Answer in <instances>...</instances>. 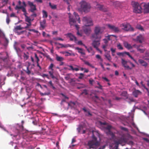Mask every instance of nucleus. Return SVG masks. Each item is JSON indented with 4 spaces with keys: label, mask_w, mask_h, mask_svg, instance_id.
Instances as JSON below:
<instances>
[{
    "label": "nucleus",
    "mask_w": 149,
    "mask_h": 149,
    "mask_svg": "<svg viewBox=\"0 0 149 149\" xmlns=\"http://www.w3.org/2000/svg\"><path fill=\"white\" fill-rule=\"evenodd\" d=\"M10 18L8 17V16H7L6 18V22L8 24L10 23Z\"/></svg>",
    "instance_id": "nucleus-45"
},
{
    "label": "nucleus",
    "mask_w": 149,
    "mask_h": 149,
    "mask_svg": "<svg viewBox=\"0 0 149 149\" xmlns=\"http://www.w3.org/2000/svg\"><path fill=\"white\" fill-rule=\"evenodd\" d=\"M120 26L125 31H134V29L129 24L123 23L120 25Z\"/></svg>",
    "instance_id": "nucleus-7"
},
{
    "label": "nucleus",
    "mask_w": 149,
    "mask_h": 149,
    "mask_svg": "<svg viewBox=\"0 0 149 149\" xmlns=\"http://www.w3.org/2000/svg\"><path fill=\"white\" fill-rule=\"evenodd\" d=\"M23 5L22 6H18V5L16 6L15 8V9L17 10H19L20 9H22L23 12H24V15L25 17L27 16V13L26 12V4L24 1H23L22 2Z\"/></svg>",
    "instance_id": "nucleus-6"
},
{
    "label": "nucleus",
    "mask_w": 149,
    "mask_h": 149,
    "mask_svg": "<svg viewBox=\"0 0 149 149\" xmlns=\"http://www.w3.org/2000/svg\"><path fill=\"white\" fill-rule=\"evenodd\" d=\"M97 84L98 85V86H97V88L100 89H102V86L100 84L99 82L97 83Z\"/></svg>",
    "instance_id": "nucleus-51"
},
{
    "label": "nucleus",
    "mask_w": 149,
    "mask_h": 149,
    "mask_svg": "<svg viewBox=\"0 0 149 149\" xmlns=\"http://www.w3.org/2000/svg\"><path fill=\"white\" fill-rule=\"evenodd\" d=\"M84 61V63L85 64L87 65H88L90 66V67H92V65L91 64L88 62L86 61Z\"/></svg>",
    "instance_id": "nucleus-44"
},
{
    "label": "nucleus",
    "mask_w": 149,
    "mask_h": 149,
    "mask_svg": "<svg viewBox=\"0 0 149 149\" xmlns=\"http://www.w3.org/2000/svg\"><path fill=\"white\" fill-rule=\"evenodd\" d=\"M125 53L128 56H129L131 58H133V57L131 55H130L129 53V52H125Z\"/></svg>",
    "instance_id": "nucleus-55"
},
{
    "label": "nucleus",
    "mask_w": 149,
    "mask_h": 149,
    "mask_svg": "<svg viewBox=\"0 0 149 149\" xmlns=\"http://www.w3.org/2000/svg\"><path fill=\"white\" fill-rule=\"evenodd\" d=\"M25 21L29 23V26H31V19L28 16H26V17H25Z\"/></svg>",
    "instance_id": "nucleus-28"
},
{
    "label": "nucleus",
    "mask_w": 149,
    "mask_h": 149,
    "mask_svg": "<svg viewBox=\"0 0 149 149\" xmlns=\"http://www.w3.org/2000/svg\"><path fill=\"white\" fill-rule=\"evenodd\" d=\"M97 8H98L99 10L102 11H104V6L103 5L100 4H97L96 5Z\"/></svg>",
    "instance_id": "nucleus-29"
},
{
    "label": "nucleus",
    "mask_w": 149,
    "mask_h": 149,
    "mask_svg": "<svg viewBox=\"0 0 149 149\" xmlns=\"http://www.w3.org/2000/svg\"><path fill=\"white\" fill-rule=\"evenodd\" d=\"M138 61L143 66L146 67L148 65L147 63L142 59H139Z\"/></svg>",
    "instance_id": "nucleus-22"
},
{
    "label": "nucleus",
    "mask_w": 149,
    "mask_h": 149,
    "mask_svg": "<svg viewBox=\"0 0 149 149\" xmlns=\"http://www.w3.org/2000/svg\"><path fill=\"white\" fill-rule=\"evenodd\" d=\"M78 44L80 45H83L84 44L80 40L78 41Z\"/></svg>",
    "instance_id": "nucleus-61"
},
{
    "label": "nucleus",
    "mask_w": 149,
    "mask_h": 149,
    "mask_svg": "<svg viewBox=\"0 0 149 149\" xmlns=\"http://www.w3.org/2000/svg\"><path fill=\"white\" fill-rule=\"evenodd\" d=\"M122 63L123 65L125 68L128 70H132V68L130 67L128 65H127V62L125 60L123 59H121Z\"/></svg>",
    "instance_id": "nucleus-12"
},
{
    "label": "nucleus",
    "mask_w": 149,
    "mask_h": 149,
    "mask_svg": "<svg viewBox=\"0 0 149 149\" xmlns=\"http://www.w3.org/2000/svg\"><path fill=\"white\" fill-rule=\"evenodd\" d=\"M81 9L85 13L89 12L90 10L91 6L89 4L84 1L80 2Z\"/></svg>",
    "instance_id": "nucleus-3"
},
{
    "label": "nucleus",
    "mask_w": 149,
    "mask_h": 149,
    "mask_svg": "<svg viewBox=\"0 0 149 149\" xmlns=\"http://www.w3.org/2000/svg\"><path fill=\"white\" fill-rule=\"evenodd\" d=\"M96 58H97L99 59L100 61V62H102L103 61V59L101 58V56L98 54H97L96 55Z\"/></svg>",
    "instance_id": "nucleus-41"
},
{
    "label": "nucleus",
    "mask_w": 149,
    "mask_h": 149,
    "mask_svg": "<svg viewBox=\"0 0 149 149\" xmlns=\"http://www.w3.org/2000/svg\"><path fill=\"white\" fill-rule=\"evenodd\" d=\"M65 79L67 80H70V78L69 75V74H68L67 76L65 77Z\"/></svg>",
    "instance_id": "nucleus-58"
},
{
    "label": "nucleus",
    "mask_w": 149,
    "mask_h": 149,
    "mask_svg": "<svg viewBox=\"0 0 149 149\" xmlns=\"http://www.w3.org/2000/svg\"><path fill=\"white\" fill-rule=\"evenodd\" d=\"M93 81H94V80L93 79H90L89 80V84L91 85L93 84Z\"/></svg>",
    "instance_id": "nucleus-62"
},
{
    "label": "nucleus",
    "mask_w": 149,
    "mask_h": 149,
    "mask_svg": "<svg viewBox=\"0 0 149 149\" xmlns=\"http://www.w3.org/2000/svg\"><path fill=\"white\" fill-rule=\"evenodd\" d=\"M33 13L31 15V17H36L37 16V14L36 13Z\"/></svg>",
    "instance_id": "nucleus-59"
},
{
    "label": "nucleus",
    "mask_w": 149,
    "mask_h": 149,
    "mask_svg": "<svg viewBox=\"0 0 149 149\" xmlns=\"http://www.w3.org/2000/svg\"><path fill=\"white\" fill-rule=\"evenodd\" d=\"M43 13V17L44 18H46L47 17V13L45 10H43L42 11Z\"/></svg>",
    "instance_id": "nucleus-33"
},
{
    "label": "nucleus",
    "mask_w": 149,
    "mask_h": 149,
    "mask_svg": "<svg viewBox=\"0 0 149 149\" xmlns=\"http://www.w3.org/2000/svg\"><path fill=\"white\" fill-rule=\"evenodd\" d=\"M74 15L75 19H76L77 20H78V23H80V17H79V15L77 13H76L74 12Z\"/></svg>",
    "instance_id": "nucleus-26"
},
{
    "label": "nucleus",
    "mask_w": 149,
    "mask_h": 149,
    "mask_svg": "<svg viewBox=\"0 0 149 149\" xmlns=\"http://www.w3.org/2000/svg\"><path fill=\"white\" fill-rule=\"evenodd\" d=\"M5 78L2 76H1L0 77V86H1L5 84L4 80H5Z\"/></svg>",
    "instance_id": "nucleus-27"
},
{
    "label": "nucleus",
    "mask_w": 149,
    "mask_h": 149,
    "mask_svg": "<svg viewBox=\"0 0 149 149\" xmlns=\"http://www.w3.org/2000/svg\"><path fill=\"white\" fill-rule=\"evenodd\" d=\"M69 23L70 25H73L75 24L76 22V19L73 18L71 16L70 14H69Z\"/></svg>",
    "instance_id": "nucleus-14"
},
{
    "label": "nucleus",
    "mask_w": 149,
    "mask_h": 149,
    "mask_svg": "<svg viewBox=\"0 0 149 149\" xmlns=\"http://www.w3.org/2000/svg\"><path fill=\"white\" fill-rule=\"evenodd\" d=\"M84 77V74L82 73H81L79 74V76L78 77V78L80 79H81L83 78Z\"/></svg>",
    "instance_id": "nucleus-48"
},
{
    "label": "nucleus",
    "mask_w": 149,
    "mask_h": 149,
    "mask_svg": "<svg viewBox=\"0 0 149 149\" xmlns=\"http://www.w3.org/2000/svg\"><path fill=\"white\" fill-rule=\"evenodd\" d=\"M29 66L27 67V69L25 71V72L28 74H29L31 73V71L29 70Z\"/></svg>",
    "instance_id": "nucleus-46"
},
{
    "label": "nucleus",
    "mask_w": 149,
    "mask_h": 149,
    "mask_svg": "<svg viewBox=\"0 0 149 149\" xmlns=\"http://www.w3.org/2000/svg\"><path fill=\"white\" fill-rule=\"evenodd\" d=\"M40 95L42 96H44V95H49L50 94V92H48L47 93H40Z\"/></svg>",
    "instance_id": "nucleus-47"
},
{
    "label": "nucleus",
    "mask_w": 149,
    "mask_h": 149,
    "mask_svg": "<svg viewBox=\"0 0 149 149\" xmlns=\"http://www.w3.org/2000/svg\"><path fill=\"white\" fill-rule=\"evenodd\" d=\"M144 12L145 13H149V3L148 4L144 3Z\"/></svg>",
    "instance_id": "nucleus-15"
},
{
    "label": "nucleus",
    "mask_w": 149,
    "mask_h": 149,
    "mask_svg": "<svg viewBox=\"0 0 149 149\" xmlns=\"http://www.w3.org/2000/svg\"><path fill=\"white\" fill-rule=\"evenodd\" d=\"M82 94H85V95H87L88 94V93L87 92V91L85 89V90H84L82 92Z\"/></svg>",
    "instance_id": "nucleus-52"
},
{
    "label": "nucleus",
    "mask_w": 149,
    "mask_h": 149,
    "mask_svg": "<svg viewBox=\"0 0 149 149\" xmlns=\"http://www.w3.org/2000/svg\"><path fill=\"white\" fill-rule=\"evenodd\" d=\"M105 57L109 61H111V58L109 55L108 54L105 55Z\"/></svg>",
    "instance_id": "nucleus-43"
},
{
    "label": "nucleus",
    "mask_w": 149,
    "mask_h": 149,
    "mask_svg": "<svg viewBox=\"0 0 149 149\" xmlns=\"http://www.w3.org/2000/svg\"><path fill=\"white\" fill-rule=\"evenodd\" d=\"M83 110L85 112H87L88 113L87 114H86V115L87 116H91L92 114L90 113L89 111L87 110L84 107L83 108Z\"/></svg>",
    "instance_id": "nucleus-31"
},
{
    "label": "nucleus",
    "mask_w": 149,
    "mask_h": 149,
    "mask_svg": "<svg viewBox=\"0 0 149 149\" xmlns=\"http://www.w3.org/2000/svg\"><path fill=\"white\" fill-rule=\"evenodd\" d=\"M29 53L27 52L26 53H24V55H23V57L24 59V60H26L28 59L29 58Z\"/></svg>",
    "instance_id": "nucleus-30"
},
{
    "label": "nucleus",
    "mask_w": 149,
    "mask_h": 149,
    "mask_svg": "<svg viewBox=\"0 0 149 149\" xmlns=\"http://www.w3.org/2000/svg\"><path fill=\"white\" fill-rule=\"evenodd\" d=\"M55 58L56 60L58 62L63 61L64 60V58L63 57L59 56L58 54L55 55Z\"/></svg>",
    "instance_id": "nucleus-18"
},
{
    "label": "nucleus",
    "mask_w": 149,
    "mask_h": 149,
    "mask_svg": "<svg viewBox=\"0 0 149 149\" xmlns=\"http://www.w3.org/2000/svg\"><path fill=\"white\" fill-rule=\"evenodd\" d=\"M117 47L118 49H123L122 45L120 44L118 45Z\"/></svg>",
    "instance_id": "nucleus-49"
},
{
    "label": "nucleus",
    "mask_w": 149,
    "mask_h": 149,
    "mask_svg": "<svg viewBox=\"0 0 149 149\" xmlns=\"http://www.w3.org/2000/svg\"><path fill=\"white\" fill-rule=\"evenodd\" d=\"M32 123L34 125H37V124L38 122L36 120H35L33 121Z\"/></svg>",
    "instance_id": "nucleus-56"
},
{
    "label": "nucleus",
    "mask_w": 149,
    "mask_h": 149,
    "mask_svg": "<svg viewBox=\"0 0 149 149\" xmlns=\"http://www.w3.org/2000/svg\"><path fill=\"white\" fill-rule=\"evenodd\" d=\"M83 126L82 125H79L78 128H77V130L79 133H80L81 130L83 129Z\"/></svg>",
    "instance_id": "nucleus-40"
},
{
    "label": "nucleus",
    "mask_w": 149,
    "mask_h": 149,
    "mask_svg": "<svg viewBox=\"0 0 149 149\" xmlns=\"http://www.w3.org/2000/svg\"><path fill=\"white\" fill-rule=\"evenodd\" d=\"M107 26L110 29L115 33H118L120 31V29L117 27L110 24H107Z\"/></svg>",
    "instance_id": "nucleus-8"
},
{
    "label": "nucleus",
    "mask_w": 149,
    "mask_h": 149,
    "mask_svg": "<svg viewBox=\"0 0 149 149\" xmlns=\"http://www.w3.org/2000/svg\"><path fill=\"white\" fill-rule=\"evenodd\" d=\"M54 39L55 40H61V41H63L64 40L63 39H62V38H54Z\"/></svg>",
    "instance_id": "nucleus-54"
},
{
    "label": "nucleus",
    "mask_w": 149,
    "mask_h": 149,
    "mask_svg": "<svg viewBox=\"0 0 149 149\" xmlns=\"http://www.w3.org/2000/svg\"><path fill=\"white\" fill-rule=\"evenodd\" d=\"M24 29V27H22L21 25L17 26L15 27L13 31L15 33L17 32L18 30H20Z\"/></svg>",
    "instance_id": "nucleus-21"
},
{
    "label": "nucleus",
    "mask_w": 149,
    "mask_h": 149,
    "mask_svg": "<svg viewBox=\"0 0 149 149\" xmlns=\"http://www.w3.org/2000/svg\"><path fill=\"white\" fill-rule=\"evenodd\" d=\"M143 40L144 38L143 36L141 35L140 34L137 36L136 38L134 39V40L141 43L143 42Z\"/></svg>",
    "instance_id": "nucleus-13"
},
{
    "label": "nucleus",
    "mask_w": 149,
    "mask_h": 149,
    "mask_svg": "<svg viewBox=\"0 0 149 149\" xmlns=\"http://www.w3.org/2000/svg\"><path fill=\"white\" fill-rule=\"evenodd\" d=\"M82 21L85 26L83 27V31L85 34L88 36L91 31V29L88 26L93 25L92 20L89 17H83Z\"/></svg>",
    "instance_id": "nucleus-2"
},
{
    "label": "nucleus",
    "mask_w": 149,
    "mask_h": 149,
    "mask_svg": "<svg viewBox=\"0 0 149 149\" xmlns=\"http://www.w3.org/2000/svg\"><path fill=\"white\" fill-rule=\"evenodd\" d=\"M62 53L63 54H65V56H70L72 55V54L71 53H70L68 52H62Z\"/></svg>",
    "instance_id": "nucleus-32"
},
{
    "label": "nucleus",
    "mask_w": 149,
    "mask_h": 149,
    "mask_svg": "<svg viewBox=\"0 0 149 149\" xmlns=\"http://www.w3.org/2000/svg\"><path fill=\"white\" fill-rule=\"evenodd\" d=\"M70 82H69L70 83L73 82H74L75 81V79L74 78H70V80H69Z\"/></svg>",
    "instance_id": "nucleus-50"
},
{
    "label": "nucleus",
    "mask_w": 149,
    "mask_h": 149,
    "mask_svg": "<svg viewBox=\"0 0 149 149\" xmlns=\"http://www.w3.org/2000/svg\"><path fill=\"white\" fill-rule=\"evenodd\" d=\"M115 49H114L113 48H111V50L112 52V54L114 53L115 52Z\"/></svg>",
    "instance_id": "nucleus-60"
},
{
    "label": "nucleus",
    "mask_w": 149,
    "mask_h": 149,
    "mask_svg": "<svg viewBox=\"0 0 149 149\" xmlns=\"http://www.w3.org/2000/svg\"><path fill=\"white\" fill-rule=\"evenodd\" d=\"M92 140L88 141L87 146L89 149H97L100 145V143L97 140V138L100 139V134L97 131H92Z\"/></svg>",
    "instance_id": "nucleus-1"
},
{
    "label": "nucleus",
    "mask_w": 149,
    "mask_h": 149,
    "mask_svg": "<svg viewBox=\"0 0 149 149\" xmlns=\"http://www.w3.org/2000/svg\"><path fill=\"white\" fill-rule=\"evenodd\" d=\"M124 45L125 47L128 49H131L132 48V46L130 44L128 43L127 42H124Z\"/></svg>",
    "instance_id": "nucleus-23"
},
{
    "label": "nucleus",
    "mask_w": 149,
    "mask_h": 149,
    "mask_svg": "<svg viewBox=\"0 0 149 149\" xmlns=\"http://www.w3.org/2000/svg\"><path fill=\"white\" fill-rule=\"evenodd\" d=\"M105 147V146L104 145L102 146H101L99 149H104Z\"/></svg>",
    "instance_id": "nucleus-64"
},
{
    "label": "nucleus",
    "mask_w": 149,
    "mask_h": 149,
    "mask_svg": "<svg viewBox=\"0 0 149 149\" xmlns=\"http://www.w3.org/2000/svg\"><path fill=\"white\" fill-rule=\"evenodd\" d=\"M98 39L97 40H94L93 41L92 43V45L94 48L98 47L100 44V39Z\"/></svg>",
    "instance_id": "nucleus-11"
},
{
    "label": "nucleus",
    "mask_w": 149,
    "mask_h": 149,
    "mask_svg": "<svg viewBox=\"0 0 149 149\" xmlns=\"http://www.w3.org/2000/svg\"><path fill=\"white\" fill-rule=\"evenodd\" d=\"M46 21L45 19H44L42 21L40 22V28L42 29H45L46 26Z\"/></svg>",
    "instance_id": "nucleus-19"
},
{
    "label": "nucleus",
    "mask_w": 149,
    "mask_h": 149,
    "mask_svg": "<svg viewBox=\"0 0 149 149\" xmlns=\"http://www.w3.org/2000/svg\"><path fill=\"white\" fill-rule=\"evenodd\" d=\"M136 49L138 51L141 53H143L145 51V49L141 45H138Z\"/></svg>",
    "instance_id": "nucleus-16"
},
{
    "label": "nucleus",
    "mask_w": 149,
    "mask_h": 149,
    "mask_svg": "<svg viewBox=\"0 0 149 149\" xmlns=\"http://www.w3.org/2000/svg\"><path fill=\"white\" fill-rule=\"evenodd\" d=\"M48 84L50 85L49 86L51 88H52L54 90L55 89V87L54 86L53 84L52 83L51 81H50L48 82Z\"/></svg>",
    "instance_id": "nucleus-34"
},
{
    "label": "nucleus",
    "mask_w": 149,
    "mask_h": 149,
    "mask_svg": "<svg viewBox=\"0 0 149 149\" xmlns=\"http://www.w3.org/2000/svg\"><path fill=\"white\" fill-rule=\"evenodd\" d=\"M67 36L70 38V40L76 41L77 40V39L76 37L74 36L73 34L71 33H68L67 34Z\"/></svg>",
    "instance_id": "nucleus-17"
},
{
    "label": "nucleus",
    "mask_w": 149,
    "mask_h": 149,
    "mask_svg": "<svg viewBox=\"0 0 149 149\" xmlns=\"http://www.w3.org/2000/svg\"><path fill=\"white\" fill-rule=\"evenodd\" d=\"M28 4L30 8V9L29 10L32 13H34L37 9L36 5L30 1H28Z\"/></svg>",
    "instance_id": "nucleus-9"
},
{
    "label": "nucleus",
    "mask_w": 149,
    "mask_h": 149,
    "mask_svg": "<svg viewBox=\"0 0 149 149\" xmlns=\"http://www.w3.org/2000/svg\"><path fill=\"white\" fill-rule=\"evenodd\" d=\"M114 144L115 145H119V144H121L122 143V141L121 140H119L117 141H114Z\"/></svg>",
    "instance_id": "nucleus-38"
},
{
    "label": "nucleus",
    "mask_w": 149,
    "mask_h": 149,
    "mask_svg": "<svg viewBox=\"0 0 149 149\" xmlns=\"http://www.w3.org/2000/svg\"><path fill=\"white\" fill-rule=\"evenodd\" d=\"M121 129L122 130H124L125 131H128V129L127 128H126L125 127H122L121 128Z\"/></svg>",
    "instance_id": "nucleus-63"
},
{
    "label": "nucleus",
    "mask_w": 149,
    "mask_h": 149,
    "mask_svg": "<svg viewBox=\"0 0 149 149\" xmlns=\"http://www.w3.org/2000/svg\"><path fill=\"white\" fill-rule=\"evenodd\" d=\"M54 65L53 63H51L48 67V69L51 70H53V68L54 67Z\"/></svg>",
    "instance_id": "nucleus-42"
},
{
    "label": "nucleus",
    "mask_w": 149,
    "mask_h": 149,
    "mask_svg": "<svg viewBox=\"0 0 149 149\" xmlns=\"http://www.w3.org/2000/svg\"><path fill=\"white\" fill-rule=\"evenodd\" d=\"M24 31H22L19 32L17 31V32H16L15 33H17V35H20L22 34Z\"/></svg>",
    "instance_id": "nucleus-53"
},
{
    "label": "nucleus",
    "mask_w": 149,
    "mask_h": 149,
    "mask_svg": "<svg viewBox=\"0 0 149 149\" xmlns=\"http://www.w3.org/2000/svg\"><path fill=\"white\" fill-rule=\"evenodd\" d=\"M136 28L137 29L140 30L141 31H143L144 30L143 29L142 26L139 25H137L136 26Z\"/></svg>",
    "instance_id": "nucleus-39"
},
{
    "label": "nucleus",
    "mask_w": 149,
    "mask_h": 149,
    "mask_svg": "<svg viewBox=\"0 0 149 149\" xmlns=\"http://www.w3.org/2000/svg\"><path fill=\"white\" fill-rule=\"evenodd\" d=\"M112 128V126L110 125H107L105 127V129L106 130L108 131L107 132H106V133L107 135H110L112 137L114 136V134L111 131V129Z\"/></svg>",
    "instance_id": "nucleus-10"
},
{
    "label": "nucleus",
    "mask_w": 149,
    "mask_h": 149,
    "mask_svg": "<svg viewBox=\"0 0 149 149\" xmlns=\"http://www.w3.org/2000/svg\"><path fill=\"white\" fill-rule=\"evenodd\" d=\"M141 92L138 90H135L133 92V95L135 97H137L138 95L141 93Z\"/></svg>",
    "instance_id": "nucleus-24"
},
{
    "label": "nucleus",
    "mask_w": 149,
    "mask_h": 149,
    "mask_svg": "<svg viewBox=\"0 0 149 149\" xmlns=\"http://www.w3.org/2000/svg\"><path fill=\"white\" fill-rule=\"evenodd\" d=\"M94 31V33L92 35V37L94 39H101V36L99 34L102 33V31H101V28L99 26L95 27Z\"/></svg>",
    "instance_id": "nucleus-4"
},
{
    "label": "nucleus",
    "mask_w": 149,
    "mask_h": 149,
    "mask_svg": "<svg viewBox=\"0 0 149 149\" xmlns=\"http://www.w3.org/2000/svg\"><path fill=\"white\" fill-rule=\"evenodd\" d=\"M68 66L70 68V69H69V70H72L73 71H74V68L72 65H68Z\"/></svg>",
    "instance_id": "nucleus-57"
},
{
    "label": "nucleus",
    "mask_w": 149,
    "mask_h": 149,
    "mask_svg": "<svg viewBox=\"0 0 149 149\" xmlns=\"http://www.w3.org/2000/svg\"><path fill=\"white\" fill-rule=\"evenodd\" d=\"M35 58L36 59V63H37V66L39 68V70H42V68L41 66L39 65V61H40L38 57L37 56V54H35Z\"/></svg>",
    "instance_id": "nucleus-20"
},
{
    "label": "nucleus",
    "mask_w": 149,
    "mask_h": 149,
    "mask_svg": "<svg viewBox=\"0 0 149 149\" xmlns=\"http://www.w3.org/2000/svg\"><path fill=\"white\" fill-rule=\"evenodd\" d=\"M132 5L134 8L133 11L134 13H140L142 12V8L137 2L132 1Z\"/></svg>",
    "instance_id": "nucleus-5"
},
{
    "label": "nucleus",
    "mask_w": 149,
    "mask_h": 149,
    "mask_svg": "<svg viewBox=\"0 0 149 149\" xmlns=\"http://www.w3.org/2000/svg\"><path fill=\"white\" fill-rule=\"evenodd\" d=\"M49 73L50 76V77L53 79H54V78H56V77L54 76L53 74V70H52L51 71H49Z\"/></svg>",
    "instance_id": "nucleus-36"
},
{
    "label": "nucleus",
    "mask_w": 149,
    "mask_h": 149,
    "mask_svg": "<svg viewBox=\"0 0 149 149\" xmlns=\"http://www.w3.org/2000/svg\"><path fill=\"white\" fill-rule=\"evenodd\" d=\"M49 5L52 9H55L56 8V5H52L51 3L49 2Z\"/></svg>",
    "instance_id": "nucleus-35"
},
{
    "label": "nucleus",
    "mask_w": 149,
    "mask_h": 149,
    "mask_svg": "<svg viewBox=\"0 0 149 149\" xmlns=\"http://www.w3.org/2000/svg\"><path fill=\"white\" fill-rule=\"evenodd\" d=\"M75 105V103L74 102H70L68 103L69 106L71 107H74Z\"/></svg>",
    "instance_id": "nucleus-37"
},
{
    "label": "nucleus",
    "mask_w": 149,
    "mask_h": 149,
    "mask_svg": "<svg viewBox=\"0 0 149 149\" xmlns=\"http://www.w3.org/2000/svg\"><path fill=\"white\" fill-rule=\"evenodd\" d=\"M75 49L78 50V52L80 53L82 55H85V53L83 49L81 48H79L78 47H76L75 48Z\"/></svg>",
    "instance_id": "nucleus-25"
}]
</instances>
